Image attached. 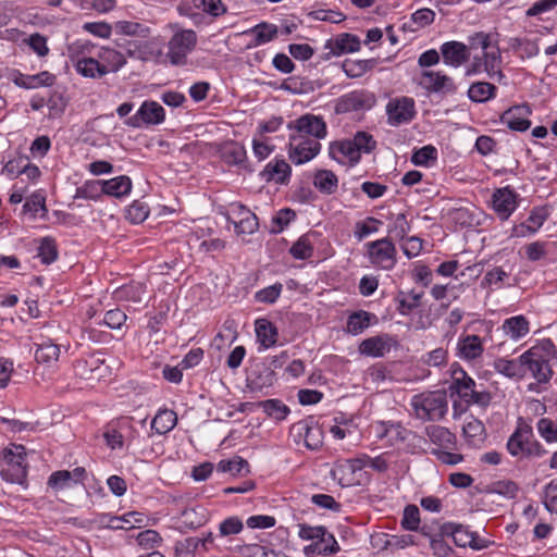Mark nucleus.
<instances>
[{"label": "nucleus", "mask_w": 557, "mask_h": 557, "mask_svg": "<svg viewBox=\"0 0 557 557\" xmlns=\"http://www.w3.org/2000/svg\"><path fill=\"white\" fill-rule=\"evenodd\" d=\"M289 159L294 164H304L313 158V115L307 113L288 124Z\"/></svg>", "instance_id": "nucleus-1"}, {"label": "nucleus", "mask_w": 557, "mask_h": 557, "mask_svg": "<svg viewBox=\"0 0 557 557\" xmlns=\"http://www.w3.org/2000/svg\"><path fill=\"white\" fill-rule=\"evenodd\" d=\"M366 461L363 454L356 458L347 459L336 466H330L329 463L321 465L319 467V473H329L333 481L342 486H351L360 484L362 480V471L366 469Z\"/></svg>", "instance_id": "nucleus-2"}, {"label": "nucleus", "mask_w": 557, "mask_h": 557, "mask_svg": "<svg viewBox=\"0 0 557 557\" xmlns=\"http://www.w3.org/2000/svg\"><path fill=\"white\" fill-rule=\"evenodd\" d=\"M411 406L416 417L421 420H438L447 411L446 397L440 391L414 395Z\"/></svg>", "instance_id": "nucleus-3"}, {"label": "nucleus", "mask_w": 557, "mask_h": 557, "mask_svg": "<svg viewBox=\"0 0 557 557\" xmlns=\"http://www.w3.org/2000/svg\"><path fill=\"white\" fill-rule=\"evenodd\" d=\"M507 449L513 457H542L547 451L533 438L532 430L529 426L518 428L507 442Z\"/></svg>", "instance_id": "nucleus-4"}, {"label": "nucleus", "mask_w": 557, "mask_h": 557, "mask_svg": "<svg viewBox=\"0 0 557 557\" xmlns=\"http://www.w3.org/2000/svg\"><path fill=\"white\" fill-rule=\"evenodd\" d=\"M364 247L366 257L374 268L388 271L395 267L397 250L389 239L381 238L369 242Z\"/></svg>", "instance_id": "nucleus-5"}, {"label": "nucleus", "mask_w": 557, "mask_h": 557, "mask_svg": "<svg viewBox=\"0 0 557 557\" xmlns=\"http://www.w3.org/2000/svg\"><path fill=\"white\" fill-rule=\"evenodd\" d=\"M520 195L510 186L496 188L490 199V208L502 221L508 220L520 205Z\"/></svg>", "instance_id": "nucleus-6"}, {"label": "nucleus", "mask_w": 557, "mask_h": 557, "mask_svg": "<svg viewBox=\"0 0 557 557\" xmlns=\"http://www.w3.org/2000/svg\"><path fill=\"white\" fill-rule=\"evenodd\" d=\"M197 44V35L191 29L175 33L169 41L168 57L172 64L181 65L186 62V57Z\"/></svg>", "instance_id": "nucleus-7"}, {"label": "nucleus", "mask_w": 557, "mask_h": 557, "mask_svg": "<svg viewBox=\"0 0 557 557\" xmlns=\"http://www.w3.org/2000/svg\"><path fill=\"white\" fill-rule=\"evenodd\" d=\"M385 111L391 126L408 124L416 116V102L410 97H395L387 102Z\"/></svg>", "instance_id": "nucleus-8"}, {"label": "nucleus", "mask_w": 557, "mask_h": 557, "mask_svg": "<svg viewBox=\"0 0 557 557\" xmlns=\"http://www.w3.org/2000/svg\"><path fill=\"white\" fill-rule=\"evenodd\" d=\"M549 216V209L545 206L533 208L528 218L515 224L510 231V237L524 238L536 234Z\"/></svg>", "instance_id": "nucleus-9"}, {"label": "nucleus", "mask_w": 557, "mask_h": 557, "mask_svg": "<svg viewBox=\"0 0 557 557\" xmlns=\"http://www.w3.org/2000/svg\"><path fill=\"white\" fill-rule=\"evenodd\" d=\"M420 85L430 92L448 95L457 89L453 77L443 71L428 70L421 74Z\"/></svg>", "instance_id": "nucleus-10"}, {"label": "nucleus", "mask_w": 557, "mask_h": 557, "mask_svg": "<svg viewBox=\"0 0 557 557\" xmlns=\"http://www.w3.org/2000/svg\"><path fill=\"white\" fill-rule=\"evenodd\" d=\"M164 109L156 101H145L138 111L126 120L131 127H141L143 124H160L164 121Z\"/></svg>", "instance_id": "nucleus-11"}, {"label": "nucleus", "mask_w": 557, "mask_h": 557, "mask_svg": "<svg viewBox=\"0 0 557 557\" xmlns=\"http://www.w3.org/2000/svg\"><path fill=\"white\" fill-rule=\"evenodd\" d=\"M376 102L375 96L367 90H354L338 99L336 111L344 113L350 111L370 110Z\"/></svg>", "instance_id": "nucleus-12"}, {"label": "nucleus", "mask_w": 557, "mask_h": 557, "mask_svg": "<svg viewBox=\"0 0 557 557\" xmlns=\"http://www.w3.org/2000/svg\"><path fill=\"white\" fill-rule=\"evenodd\" d=\"M520 362H522L523 376L530 372L532 377L539 383H547L553 375L549 362L540 358L539 355L532 354L530 350L520 355Z\"/></svg>", "instance_id": "nucleus-13"}, {"label": "nucleus", "mask_w": 557, "mask_h": 557, "mask_svg": "<svg viewBox=\"0 0 557 557\" xmlns=\"http://www.w3.org/2000/svg\"><path fill=\"white\" fill-rule=\"evenodd\" d=\"M227 221L234 224L237 234H252L258 230L259 225L256 214L239 203L232 205Z\"/></svg>", "instance_id": "nucleus-14"}, {"label": "nucleus", "mask_w": 557, "mask_h": 557, "mask_svg": "<svg viewBox=\"0 0 557 557\" xmlns=\"http://www.w3.org/2000/svg\"><path fill=\"white\" fill-rule=\"evenodd\" d=\"M532 109L528 104L509 108L500 115V122L515 132H525L531 126Z\"/></svg>", "instance_id": "nucleus-15"}, {"label": "nucleus", "mask_w": 557, "mask_h": 557, "mask_svg": "<svg viewBox=\"0 0 557 557\" xmlns=\"http://www.w3.org/2000/svg\"><path fill=\"white\" fill-rule=\"evenodd\" d=\"M475 382L466 371L457 364L451 368V384L449 386L451 395L470 401L474 396Z\"/></svg>", "instance_id": "nucleus-16"}, {"label": "nucleus", "mask_w": 557, "mask_h": 557, "mask_svg": "<svg viewBox=\"0 0 557 557\" xmlns=\"http://www.w3.org/2000/svg\"><path fill=\"white\" fill-rule=\"evenodd\" d=\"M395 345L396 341L391 335L382 334L363 339L358 349L361 355L381 358L388 354Z\"/></svg>", "instance_id": "nucleus-17"}, {"label": "nucleus", "mask_w": 557, "mask_h": 557, "mask_svg": "<svg viewBox=\"0 0 557 557\" xmlns=\"http://www.w3.org/2000/svg\"><path fill=\"white\" fill-rule=\"evenodd\" d=\"M441 53L446 65L460 67L469 58L468 47L460 41H447L441 46Z\"/></svg>", "instance_id": "nucleus-18"}, {"label": "nucleus", "mask_w": 557, "mask_h": 557, "mask_svg": "<svg viewBox=\"0 0 557 557\" xmlns=\"http://www.w3.org/2000/svg\"><path fill=\"white\" fill-rule=\"evenodd\" d=\"M484 346L478 335L461 336L457 343V355L466 361H474L482 357Z\"/></svg>", "instance_id": "nucleus-19"}, {"label": "nucleus", "mask_w": 557, "mask_h": 557, "mask_svg": "<svg viewBox=\"0 0 557 557\" xmlns=\"http://www.w3.org/2000/svg\"><path fill=\"white\" fill-rule=\"evenodd\" d=\"M329 153L332 159L341 164L355 165L359 162L361 156L351 140L334 143L330 146Z\"/></svg>", "instance_id": "nucleus-20"}, {"label": "nucleus", "mask_w": 557, "mask_h": 557, "mask_svg": "<svg viewBox=\"0 0 557 557\" xmlns=\"http://www.w3.org/2000/svg\"><path fill=\"white\" fill-rule=\"evenodd\" d=\"M503 334L513 342H518L530 333V322L522 315L505 319L500 326Z\"/></svg>", "instance_id": "nucleus-21"}, {"label": "nucleus", "mask_w": 557, "mask_h": 557, "mask_svg": "<svg viewBox=\"0 0 557 557\" xmlns=\"http://www.w3.org/2000/svg\"><path fill=\"white\" fill-rule=\"evenodd\" d=\"M290 175V166L283 159H276L269 162L263 171L260 173L264 182H275L277 184H285Z\"/></svg>", "instance_id": "nucleus-22"}, {"label": "nucleus", "mask_w": 557, "mask_h": 557, "mask_svg": "<svg viewBox=\"0 0 557 557\" xmlns=\"http://www.w3.org/2000/svg\"><path fill=\"white\" fill-rule=\"evenodd\" d=\"M462 433L468 444L473 447H480L486 438L483 423L474 417H469L466 420Z\"/></svg>", "instance_id": "nucleus-23"}, {"label": "nucleus", "mask_w": 557, "mask_h": 557, "mask_svg": "<svg viewBox=\"0 0 557 557\" xmlns=\"http://www.w3.org/2000/svg\"><path fill=\"white\" fill-rule=\"evenodd\" d=\"M376 317L370 312L359 310L350 313L347 318L345 331L350 335H359L364 332Z\"/></svg>", "instance_id": "nucleus-24"}, {"label": "nucleus", "mask_w": 557, "mask_h": 557, "mask_svg": "<svg viewBox=\"0 0 557 557\" xmlns=\"http://www.w3.org/2000/svg\"><path fill=\"white\" fill-rule=\"evenodd\" d=\"M493 368L497 373L508 379L521 380L524 377L520 356L517 359L496 358L493 362Z\"/></svg>", "instance_id": "nucleus-25"}, {"label": "nucleus", "mask_w": 557, "mask_h": 557, "mask_svg": "<svg viewBox=\"0 0 557 557\" xmlns=\"http://www.w3.org/2000/svg\"><path fill=\"white\" fill-rule=\"evenodd\" d=\"M341 550L334 535L324 527H315V554L333 555Z\"/></svg>", "instance_id": "nucleus-26"}, {"label": "nucleus", "mask_w": 557, "mask_h": 557, "mask_svg": "<svg viewBox=\"0 0 557 557\" xmlns=\"http://www.w3.org/2000/svg\"><path fill=\"white\" fill-rule=\"evenodd\" d=\"M55 81L54 75L51 73L45 71L40 72L35 75H23L18 74L13 82L16 86L25 88V89H33L38 88L41 86H52Z\"/></svg>", "instance_id": "nucleus-27"}, {"label": "nucleus", "mask_w": 557, "mask_h": 557, "mask_svg": "<svg viewBox=\"0 0 557 557\" xmlns=\"http://www.w3.org/2000/svg\"><path fill=\"white\" fill-rule=\"evenodd\" d=\"M103 194L115 198H122L132 190V181L126 175H120L111 180H103Z\"/></svg>", "instance_id": "nucleus-28"}, {"label": "nucleus", "mask_w": 557, "mask_h": 557, "mask_svg": "<svg viewBox=\"0 0 557 557\" xmlns=\"http://www.w3.org/2000/svg\"><path fill=\"white\" fill-rule=\"evenodd\" d=\"M425 434L430 441L442 448H450L455 445L456 437L447 428L442 425H429L425 428Z\"/></svg>", "instance_id": "nucleus-29"}, {"label": "nucleus", "mask_w": 557, "mask_h": 557, "mask_svg": "<svg viewBox=\"0 0 557 557\" xmlns=\"http://www.w3.org/2000/svg\"><path fill=\"white\" fill-rule=\"evenodd\" d=\"M35 359L38 363L52 367L60 357V347L50 339L36 344Z\"/></svg>", "instance_id": "nucleus-30"}, {"label": "nucleus", "mask_w": 557, "mask_h": 557, "mask_svg": "<svg viewBox=\"0 0 557 557\" xmlns=\"http://www.w3.org/2000/svg\"><path fill=\"white\" fill-rule=\"evenodd\" d=\"M312 423L311 417H308L307 419L300 420L290 426L289 435L296 445L299 446L300 444H304L306 448L313 449V446L309 441Z\"/></svg>", "instance_id": "nucleus-31"}, {"label": "nucleus", "mask_w": 557, "mask_h": 557, "mask_svg": "<svg viewBox=\"0 0 557 557\" xmlns=\"http://www.w3.org/2000/svg\"><path fill=\"white\" fill-rule=\"evenodd\" d=\"M76 71L85 77L99 78L109 73V67L94 58H82L75 64Z\"/></svg>", "instance_id": "nucleus-32"}, {"label": "nucleus", "mask_w": 557, "mask_h": 557, "mask_svg": "<svg viewBox=\"0 0 557 557\" xmlns=\"http://www.w3.org/2000/svg\"><path fill=\"white\" fill-rule=\"evenodd\" d=\"M177 423V416L173 410L163 409L151 421V429L158 434H165L173 430Z\"/></svg>", "instance_id": "nucleus-33"}, {"label": "nucleus", "mask_w": 557, "mask_h": 557, "mask_svg": "<svg viewBox=\"0 0 557 557\" xmlns=\"http://www.w3.org/2000/svg\"><path fill=\"white\" fill-rule=\"evenodd\" d=\"M358 424L354 418L344 414L334 418V424L330 426V433L336 440H343L357 431Z\"/></svg>", "instance_id": "nucleus-34"}, {"label": "nucleus", "mask_w": 557, "mask_h": 557, "mask_svg": "<svg viewBox=\"0 0 557 557\" xmlns=\"http://www.w3.org/2000/svg\"><path fill=\"white\" fill-rule=\"evenodd\" d=\"M508 46L522 59L535 57L540 51L537 44L527 38L511 37L508 39Z\"/></svg>", "instance_id": "nucleus-35"}, {"label": "nucleus", "mask_w": 557, "mask_h": 557, "mask_svg": "<svg viewBox=\"0 0 557 557\" xmlns=\"http://www.w3.org/2000/svg\"><path fill=\"white\" fill-rule=\"evenodd\" d=\"M438 158L437 149L432 145H425L412 152L411 162L417 166L431 168Z\"/></svg>", "instance_id": "nucleus-36"}, {"label": "nucleus", "mask_w": 557, "mask_h": 557, "mask_svg": "<svg viewBox=\"0 0 557 557\" xmlns=\"http://www.w3.org/2000/svg\"><path fill=\"white\" fill-rule=\"evenodd\" d=\"M256 334L264 348H269L276 343L277 331L272 323L265 320H258L256 322Z\"/></svg>", "instance_id": "nucleus-37"}, {"label": "nucleus", "mask_w": 557, "mask_h": 557, "mask_svg": "<svg viewBox=\"0 0 557 557\" xmlns=\"http://www.w3.org/2000/svg\"><path fill=\"white\" fill-rule=\"evenodd\" d=\"M482 57L483 61L485 63V73H487L488 76H502L500 72V64H502V57L499 49L497 47H490L487 50H482Z\"/></svg>", "instance_id": "nucleus-38"}, {"label": "nucleus", "mask_w": 557, "mask_h": 557, "mask_svg": "<svg viewBox=\"0 0 557 557\" xmlns=\"http://www.w3.org/2000/svg\"><path fill=\"white\" fill-rule=\"evenodd\" d=\"M496 87L486 82L473 83L469 90L468 96L474 102H485L495 97Z\"/></svg>", "instance_id": "nucleus-39"}, {"label": "nucleus", "mask_w": 557, "mask_h": 557, "mask_svg": "<svg viewBox=\"0 0 557 557\" xmlns=\"http://www.w3.org/2000/svg\"><path fill=\"white\" fill-rule=\"evenodd\" d=\"M435 12L429 8L419 9L411 14L407 26L411 32H417L431 25L435 20Z\"/></svg>", "instance_id": "nucleus-40"}, {"label": "nucleus", "mask_w": 557, "mask_h": 557, "mask_svg": "<svg viewBox=\"0 0 557 557\" xmlns=\"http://www.w3.org/2000/svg\"><path fill=\"white\" fill-rule=\"evenodd\" d=\"M188 3L213 17H219L227 12V8L222 0H188Z\"/></svg>", "instance_id": "nucleus-41"}, {"label": "nucleus", "mask_w": 557, "mask_h": 557, "mask_svg": "<svg viewBox=\"0 0 557 557\" xmlns=\"http://www.w3.org/2000/svg\"><path fill=\"white\" fill-rule=\"evenodd\" d=\"M315 187L321 193L334 194L338 187L337 176L327 170H320L315 172Z\"/></svg>", "instance_id": "nucleus-42"}, {"label": "nucleus", "mask_w": 557, "mask_h": 557, "mask_svg": "<svg viewBox=\"0 0 557 557\" xmlns=\"http://www.w3.org/2000/svg\"><path fill=\"white\" fill-rule=\"evenodd\" d=\"M25 448L22 445H14L12 448H5L2 451L1 466L26 467Z\"/></svg>", "instance_id": "nucleus-43"}, {"label": "nucleus", "mask_w": 557, "mask_h": 557, "mask_svg": "<svg viewBox=\"0 0 557 557\" xmlns=\"http://www.w3.org/2000/svg\"><path fill=\"white\" fill-rule=\"evenodd\" d=\"M259 406L271 418L282 421L289 413V408L280 399H267L259 403Z\"/></svg>", "instance_id": "nucleus-44"}, {"label": "nucleus", "mask_w": 557, "mask_h": 557, "mask_svg": "<svg viewBox=\"0 0 557 557\" xmlns=\"http://www.w3.org/2000/svg\"><path fill=\"white\" fill-rule=\"evenodd\" d=\"M103 180L86 181L76 189L75 198L97 200L103 194Z\"/></svg>", "instance_id": "nucleus-45"}, {"label": "nucleus", "mask_w": 557, "mask_h": 557, "mask_svg": "<svg viewBox=\"0 0 557 557\" xmlns=\"http://www.w3.org/2000/svg\"><path fill=\"white\" fill-rule=\"evenodd\" d=\"M532 354L539 355L540 358L549 362L553 359H557V347L550 338H543L536 342L531 348Z\"/></svg>", "instance_id": "nucleus-46"}, {"label": "nucleus", "mask_w": 557, "mask_h": 557, "mask_svg": "<svg viewBox=\"0 0 557 557\" xmlns=\"http://www.w3.org/2000/svg\"><path fill=\"white\" fill-rule=\"evenodd\" d=\"M37 256L45 264L54 262L58 258V249L55 240L52 237H44L40 239Z\"/></svg>", "instance_id": "nucleus-47"}, {"label": "nucleus", "mask_w": 557, "mask_h": 557, "mask_svg": "<svg viewBox=\"0 0 557 557\" xmlns=\"http://www.w3.org/2000/svg\"><path fill=\"white\" fill-rule=\"evenodd\" d=\"M251 32L255 34V46H260L273 40L278 29L276 25L263 22L256 25Z\"/></svg>", "instance_id": "nucleus-48"}, {"label": "nucleus", "mask_w": 557, "mask_h": 557, "mask_svg": "<svg viewBox=\"0 0 557 557\" xmlns=\"http://www.w3.org/2000/svg\"><path fill=\"white\" fill-rule=\"evenodd\" d=\"M360 49V40L351 34H342L335 39V52L337 54L351 53Z\"/></svg>", "instance_id": "nucleus-49"}, {"label": "nucleus", "mask_w": 557, "mask_h": 557, "mask_svg": "<svg viewBox=\"0 0 557 557\" xmlns=\"http://www.w3.org/2000/svg\"><path fill=\"white\" fill-rule=\"evenodd\" d=\"M389 428H391V431H389V436H388V441L386 444L388 446H396L400 443H405L407 441L417 438V435L414 433L407 430L398 422H393Z\"/></svg>", "instance_id": "nucleus-50"}, {"label": "nucleus", "mask_w": 557, "mask_h": 557, "mask_svg": "<svg viewBox=\"0 0 557 557\" xmlns=\"http://www.w3.org/2000/svg\"><path fill=\"white\" fill-rule=\"evenodd\" d=\"M453 540L456 545L460 547H472L474 549H481L483 546L479 543V540L473 533L469 532L462 527H458L453 532Z\"/></svg>", "instance_id": "nucleus-51"}, {"label": "nucleus", "mask_w": 557, "mask_h": 557, "mask_svg": "<svg viewBox=\"0 0 557 557\" xmlns=\"http://www.w3.org/2000/svg\"><path fill=\"white\" fill-rule=\"evenodd\" d=\"M1 478L9 483L23 485L26 481V467L2 466L0 470Z\"/></svg>", "instance_id": "nucleus-52"}, {"label": "nucleus", "mask_w": 557, "mask_h": 557, "mask_svg": "<svg viewBox=\"0 0 557 557\" xmlns=\"http://www.w3.org/2000/svg\"><path fill=\"white\" fill-rule=\"evenodd\" d=\"M292 256L296 259L305 260L311 257L313 248L311 245L310 236H301L289 249Z\"/></svg>", "instance_id": "nucleus-53"}, {"label": "nucleus", "mask_w": 557, "mask_h": 557, "mask_svg": "<svg viewBox=\"0 0 557 557\" xmlns=\"http://www.w3.org/2000/svg\"><path fill=\"white\" fill-rule=\"evenodd\" d=\"M508 276H509L508 272H506L500 267H496V268L488 270L485 273L481 284H482V286L500 288L503 286L505 280L508 278Z\"/></svg>", "instance_id": "nucleus-54"}, {"label": "nucleus", "mask_w": 557, "mask_h": 557, "mask_svg": "<svg viewBox=\"0 0 557 557\" xmlns=\"http://www.w3.org/2000/svg\"><path fill=\"white\" fill-rule=\"evenodd\" d=\"M114 29L117 33L128 36H143L146 37L149 29L143 24L137 22L119 21L114 24Z\"/></svg>", "instance_id": "nucleus-55"}, {"label": "nucleus", "mask_w": 557, "mask_h": 557, "mask_svg": "<svg viewBox=\"0 0 557 557\" xmlns=\"http://www.w3.org/2000/svg\"><path fill=\"white\" fill-rule=\"evenodd\" d=\"M249 463L242 457H236L231 460H221L218 463V471L222 473L230 472L233 475L240 474L243 470L249 471Z\"/></svg>", "instance_id": "nucleus-56"}, {"label": "nucleus", "mask_w": 557, "mask_h": 557, "mask_svg": "<svg viewBox=\"0 0 557 557\" xmlns=\"http://www.w3.org/2000/svg\"><path fill=\"white\" fill-rule=\"evenodd\" d=\"M381 225L382 222L374 218H368L361 222H358L355 228V237L361 240L367 236L379 232Z\"/></svg>", "instance_id": "nucleus-57"}, {"label": "nucleus", "mask_w": 557, "mask_h": 557, "mask_svg": "<svg viewBox=\"0 0 557 557\" xmlns=\"http://www.w3.org/2000/svg\"><path fill=\"white\" fill-rule=\"evenodd\" d=\"M144 294L145 289L141 284L125 285L115 292L116 298L134 302H140Z\"/></svg>", "instance_id": "nucleus-58"}, {"label": "nucleus", "mask_w": 557, "mask_h": 557, "mask_svg": "<svg viewBox=\"0 0 557 557\" xmlns=\"http://www.w3.org/2000/svg\"><path fill=\"white\" fill-rule=\"evenodd\" d=\"M536 429L540 436L546 443H557V426L548 418H542L536 423Z\"/></svg>", "instance_id": "nucleus-59"}, {"label": "nucleus", "mask_w": 557, "mask_h": 557, "mask_svg": "<svg viewBox=\"0 0 557 557\" xmlns=\"http://www.w3.org/2000/svg\"><path fill=\"white\" fill-rule=\"evenodd\" d=\"M392 423V421L382 420L371 422L368 428L369 436L376 441H385L387 444Z\"/></svg>", "instance_id": "nucleus-60"}, {"label": "nucleus", "mask_w": 557, "mask_h": 557, "mask_svg": "<svg viewBox=\"0 0 557 557\" xmlns=\"http://www.w3.org/2000/svg\"><path fill=\"white\" fill-rule=\"evenodd\" d=\"M295 218V212L292 209L285 208L280 210L273 218L271 222L270 231L271 233L277 234L281 233L285 226Z\"/></svg>", "instance_id": "nucleus-61"}, {"label": "nucleus", "mask_w": 557, "mask_h": 557, "mask_svg": "<svg viewBox=\"0 0 557 557\" xmlns=\"http://www.w3.org/2000/svg\"><path fill=\"white\" fill-rule=\"evenodd\" d=\"M99 57L110 66L109 72H116L126 63L124 54L113 49H102Z\"/></svg>", "instance_id": "nucleus-62"}, {"label": "nucleus", "mask_w": 557, "mask_h": 557, "mask_svg": "<svg viewBox=\"0 0 557 557\" xmlns=\"http://www.w3.org/2000/svg\"><path fill=\"white\" fill-rule=\"evenodd\" d=\"M200 547L198 537H186L175 543V553L180 557H193Z\"/></svg>", "instance_id": "nucleus-63"}, {"label": "nucleus", "mask_w": 557, "mask_h": 557, "mask_svg": "<svg viewBox=\"0 0 557 557\" xmlns=\"http://www.w3.org/2000/svg\"><path fill=\"white\" fill-rule=\"evenodd\" d=\"M148 215L149 207L139 200H135L127 209V219L135 224L144 222Z\"/></svg>", "instance_id": "nucleus-64"}]
</instances>
